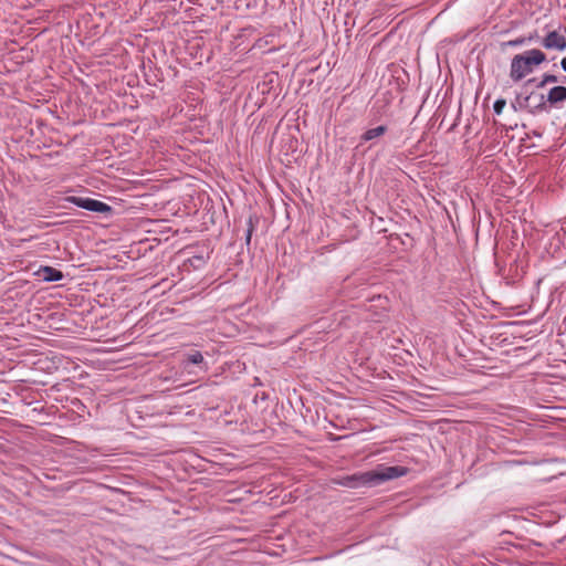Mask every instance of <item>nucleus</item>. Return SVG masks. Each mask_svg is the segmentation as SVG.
I'll return each mask as SVG.
<instances>
[{
	"label": "nucleus",
	"instance_id": "6e6552de",
	"mask_svg": "<svg viewBox=\"0 0 566 566\" xmlns=\"http://www.w3.org/2000/svg\"><path fill=\"white\" fill-rule=\"evenodd\" d=\"M386 132H387V126H385V125H380V126L367 129L360 136L359 146L363 145L365 142H373V140L381 137Z\"/></svg>",
	"mask_w": 566,
	"mask_h": 566
},
{
	"label": "nucleus",
	"instance_id": "f8f14e48",
	"mask_svg": "<svg viewBox=\"0 0 566 566\" xmlns=\"http://www.w3.org/2000/svg\"><path fill=\"white\" fill-rule=\"evenodd\" d=\"M533 39L534 38L532 35L528 38H516L514 40H510L506 44L510 46H521V45L532 42Z\"/></svg>",
	"mask_w": 566,
	"mask_h": 566
},
{
	"label": "nucleus",
	"instance_id": "423d86ee",
	"mask_svg": "<svg viewBox=\"0 0 566 566\" xmlns=\"http://www.w3.org/2000/svg\"><path fill=\"white\" fill-rule=\"evenodd\" d=\"M546 101L551 106H556L557 104L566 101V87L558 85L552 87L547 95Z\"/></svg>",
	"mask_w": 566,
	"mask_h": 566
},
{
	"label": "nucleus",
	"instance_id": "7ed1b4c3",
	"mask_svg": "<svg viewBox=\"0 0 566 566\" xmlns=\"http://www.w3.org/2000/svg\"><path fill=\"white\" fill-rule=\"evenodd\" d=\"M541 45L546 50L564 52L566 50V28L548 31L541 40Z\"/></svg>",
	"mask_w": 566,
	"mask_h": 566
},
{
	"label": "nucleus",
	"instance_id": "f3484780",
	"mask_svg": "<svg viewBox=\"0 0 566 566\" xmlns=\"http://www.w3.org/2000/svg\"><path fill=\"white\" fill-rule=\"evenodd\" d=\"M563 82L566 83V76H564Z\"/></svg>",
	"mask_w": 566,
	"mask_h": 566
},
{
	"label": "nucleus",
	"instance_id": "2eb2a0df",
	"mask_svg": "<svg viewBox=\"0 0 566 566\" xmlns=\"http://www.w3.org/2000/svg\"><path fill=\"white\" fill-rule=\"evenodd\" d=\"M252 232H253V223H252V219H249V227L247 229V234H245L247 244H249L251 241Z\"/></svg>",
	"mask_w": 566,
	"mask_h": 566
},
{
	"label": "nucleus",
	"instance_id": "1a4fd4ad",
	"mask_svg": "<svg viewBox=\"0 0 566 566\" xmlns=\"http://www.w3.org/2000/svg\"><path fill=\"white\" fill-rule=\"evenodd\" d=\"M558 81L559 80L556 75L546 73L542 76V78L539 81H537L536 78H530L526 82V84H535V86L537 88H543L547 84L557 83Z\"/></svg>",
	"mask_w": 566,
	"mask_h": 566
},
{
	"label": "nucleus",
	"instance_id": "ddd939ff",
	"mask_svg": "<svg viewBox=\"0 0 566 566\" xmlns=\"http://www.w3.org/2000/svg\"><path fill=\"white\" fill-rule=\"evenodd\" d=\"M147 275H144V281L146 280ZM166 285L165 289H169L170 285H169V282L166 280V279H163L160 281V283L156 284V283H149V290H155L157 287H159L160 285ZM148 285V283H147ZM146 286V283L144 282V287Z\"/></svg>",
	"mask_w": 566,
	"mask_h": 566
},
{
	"label": "nucleus",
	"instance_id": "9b49d317",
	"mask_svg": "<svg viewBox=\"0 0 566 566\" xmlns=\"http://www.w3.org/2000/svg\"><path fill=\"white\" fill-rule=\"evenodd\" d=\"M157 224V221L154 220V219H150L148 217H144V223H143V227H144V233H151V232H155L156 229H155V226Z\"/></svg>",
	"mask_w": 566,
	"mask_h": 566
},
{
	"label": "nucleus",
	"instance_id": "39448f33",
	"mask_svg": "<svg viewBox=\"0 0 566 566\" xmlns=\"http://www.w3.org/2000/svg\"><path fill=\"white\" fill-rule=\"evenodd\" d=\"M525 101L528 103L533 114L546 111L548 104L544 94L531 93L526 96Z\"/></svg>",
	"mask_w": 566,
	"mask_h": 566
},
{
	"label": "nucleus",
	"instance_id": "f257e3e1",
	"mask_svg": "<svg viewBox=\"0 0 566 566\" xmlns=\"http://www.w3.org/2000/svg\"><path fill=\"white\" fill-rule=\"evenodd\" d=\"M407 472L408 469L400 465H378L375 470L371 471L358 472L335 479L334 483L348 489H358L363 486L371 488L380 485L386 481L403 476L407 474Z\"/></svg>",
	"mask_w": 566,
	"mask_h": 566
},
{
	"label": "nucleus",
	"instance_id": "9d476101",
	"mask_svg": "<svg viewBox=\"0 0 566 566\" xmlns=\"http://www.w3.org/2000/svg\"><path fill=\"white\" fill-rule=\"evenodd\" d=\"M184 363H185V368H187L189 364L201 366L205 361H203L202 354L198 350H193L192 353L187 355Z\"/></svg>",
	"mask_w": 566,
	"mask_h": 566
},
{
	"label": "nucleus",
	"instance_id": "0eeeda50",
	"mask_svg": "<svg viewBox=\"0 0 566 566\" xmlns=\"http://www.w3.org/2000/svg\"><path fill=\"white\" fill-rule=\"evenodd\" d=\"M38 273L42 276L44 282H57L64 277L61 271L51 266H42Z\"/></svg>",
	"mask_w": 566,
	"mask_h": 566
},
{
	"label": "nucleus",
	"instance_id": "20e7f679",
	"mask_svg": "<svg viewBox=\"0 0 566 566\" xmlns=\"http://www.w3.org/2000/svg\"><path fill=\"white\" fill-rule=\"evenodd\" d=\"M66 201L75 205L76 207H80L82 209L93 211V212H99L105 213L111 211V207L106 205L105 202L92 199V198H84V197H67Z\"/></svg>",
	"mask_w": 566,
	"mask_h": 566
},
{
	"label": "nucleus",
	"instance_id": "f03ea898",
	"mask_svg": "<svg viewBox=\"0 0 566 566\" xmlns=\"http://www.w3.org/2000/svg\"><path fill=\"white\" fill-rule=\"evenodd\" d=\"M546 55L538 49L527 50L524 53L516 54L510 66V77L513 82H520L526 75L531 74L535 66L542 64Z\"/></svg>",
	"mask_w": 566,
	"mask_h": 566
},
{
	"label": "nucleus",
	"instance_id": "dca6fc26",
	"mask_svg": "<svg viewBox=\"0 0 566 566\" xmlns=\"http://www.w3.org/2000/svg\"><path fill=\"white\" fill-rule=\"evenodd\" d=\"M560 66H562L563 71L566 72V56L562 59Z\"/></svg>",
	"mask_w": 566,
	"mask_h": 566
},
{
	"label": "nucleus",
	"instance_id": "4468645a",
	"mask_svg": "<svg viewBox=\"0 0 566 566\" xmlns=\"http://www.w3.org/2000/svg\"><path fill=\"white\" fill-rule=\"evenodd\" d=\"M505 107V101L504 99H496L493 104L494 113L500 115Z\"/></svg>",
	"mask_w": 566,
	"mask_h": 566
}]
</instances>
